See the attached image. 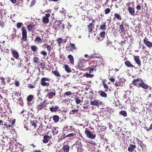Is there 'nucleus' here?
Masks as SVG:
<instances>
[{"instance_id": "obj_44", "label": "nucleus", "mask_w": 152, "mask_h": 152, "mask_svg": "<svg viewBox=\"0 0 152 152\" xmlns=\"http://www.w3.org/2000/svg\"><path fill=\"white\" fill-rule=\"evenodd\" d=\"M79 111V109H74L73 110H72V111L70 112V114H72V115H74L75 114V113H76L78 112Z\"/></svg>"}, {"instance_id": "obj_46", "label": "nucleus", "mask_w": 152, "mask_h": 152, "mask_svg": "<svg viewBox=\"0 0 152 152\" xmlns=\"http://www.w3.org/2000/svg\"><path fill=\"white\" fill-rule=\"evenodd\" d=\"M85 76L87 78H92L94 76V75L90 74L88 73H86L85 74Z\"/></svg>"}, {"instance_id": "obj_13", "label": "nucleus", "mask_w": 152, "mask_h": 152, "mask_svg": "<svg viewBox=\"0 0 152 152\" xmlns=\"http://www.w3.org/2000/svg\"><path fill=\"white\" fill-rule=\"evenodd\" d=\"M51 136H48V135H45L44 136L43 140H42L43 142L45 143H48L49 141L52 138Z\"/></svg>"}, {"instance_id": "obj_49", "label": "nucleus", "mask_w": 152, "mask_h": 152, "mask_svg": "<svg viewBox=\"0 0 152 152\" xmlns=\"http://www.w3.org/2000/svg\"><path fill=\"white\" fill-rule=\"evenodd\" d=\"M16 26L18 28H20L23 26V23H18Z\"/></svg>"}, {"instance_id": "obj_29", "label": "nucleus", "mask_w": 152, "mask_h": 152, "mask_svg": "<svg viewBox=\"0 0 152 152\" xmlns=\"http://www.w3.org/2000/svg\"><path fill=\"white\" fill-rule=\"evenodd\" d=\"M2 18V17H1V19H0V26L1 28H3L5 25V21L6 20Z\"/></svg>"}, {"instance_id": "obj_50", "label": "nucleus", "mask_w": 152, "mask_h": 152, "mask_svg": "<svg viewBox=\"0 0 152 152\" xmlns=\"http://www.w3.org/2000/svg\"><path fill=\"white\" fill-rule=\"evenodd\" d=\"M0 80H1V84L2 85H5L6 84L4 79L3 77H0Z\"/></svg>"}, {"instance_id": "obj_39", "label": "nucleus", "mask_w": 152, "mask_h": 152, "mask_svg": "<svg viewBox=\"0 0 152 152\" xmlns=\"http://www.w3.org/2000/svg\"><path fill=\"white\" fill-rule=\"evenodd\" d=\"M100 95L103 97H106L107 96V94L104 91H101L100 94H99Z\"/></svg>"}, {"instance_id": "obj_51", "label": "nucleus", "mask_w": 152, "mask_h": 152, "mask_svg": "<svg viewBox=\"0 0 152 152\" xmlns=\"http://www.w3.org/2000/svg\"><path fill=\"white\" fill-rule=\"evenodd\" d=\"M111 11L110 9L109 8H106L104 11L105 14H109Z\"/></svg>"}, {"instance_id": "obj_9", "label": "nucleus", "mask_w": 152, "mask_h": 152, "mask_svg": "<svg viewBox=\"0 0 152 152\" xmlns=\"http://www.w3.org/2000/svg\"><path fill=\"white\" fill-rule=\"evenodd\" d=\"M94 64H95L96 66H99L102 65L103 63L102 59L97 58L93 61Z\"/></svg>"}, {"instance_id": "obj_61", "label": "nucleus", "mask_w": 152, "mask_h": 152, "mask_svg": "<svg viewBox=\"0 0 152 152\" xmlns=\"http://www.w3.org/2000/svg\"><path fill=\"white\" fill-rule=\"evenodd\" d=\"M109 80L112 82H114L115 81V79L113 77H111L109 79Z\"/></svg>"}, {"instance_id": "obj_30", "label": "nucleus", "mask_w": 152, "mask_h": 152, "mask_svg": "<svg viewBox=\"0 0 152 152\" xmlns=\"http://www.w3.org/2000/svg\"><path fill=\"white\" fill-rule=\"evenodd\" d=\"M114 17L113 18V19L114 20H115V18L119 20H121L122 19V18L121 16L118 13H115L114 14Z\"/></svg>"}, {"instance_id": "obj_54", "label": "nucleus", "mask_w": 152, "mask_h": 152, "mask_svg": "<svg viewBox=\"0 0 152 152\" xmlns=\"http://www.w3.org/2000/svg\"><path fill=\"white\" fill-rule=\"evenodd\" d=\"M40 53L44 56H45L47 55V53L44 50L41 51Z\"/></svg>"}, {"instance_id": "obj_36", "label": "nucleus", "mask_w": 152, "mask_h": 152, "mask_svg": "<svg viewBox=\"0 0 152 152\" xmlns=\"http://www.w3.org/2000/svg\"><path fill=\"white\" fill-rule=\"evenodd\" d=\"M59 108V107L58 106H56L54 107H50V110L52 112H56Z\"/></svg>"}, {"instance_id": "obj_17", "label": "nucleus", "mask_w": 152, "mask_h": 152, "mask_svg": "<svg viewBox=\"0 0 152 152\" xmlns=\"http://www.w3.org/2000/svg\"><path fill=\"white\" fill-rule=\"evenodd\" d=\"M56 95V91L55 90L52 92H49L46 95V96L48 97L49 99H51L53 98V96H55Z\"/></svg>"}, {"instance_id": "obj_12", "label": "nucleus", "mask_w": 152, "mask_h": 152, "mask_svg": "<svg viewBox=\"0 0 152 152\" xmlns=\"http://www.w3.org/2000/svg\"><path fill=\"white\" fill-rule=\"evenodd\" d=\"M144 43L148 48L152 47V42L148 40L146 37L143 40Z\"/></svg>"}, {"instance_id": "obj_57", "label": "nucleus", "mask_w": 152, "mask_h": 152, "mask_svg": "<svg viewBox=\"0 0 152 152\" xmlns=\"http://www.w3.org/2000/svg\"><path fill=\"white\" fill-rule=\"evenodd\" d=\"M88 142L92 144V145H93L94 146H95L96 145L95 142L91 140H90L89 141H88Z\"/></svg>"}, {"instance_id": "obj_56", "label": "nucleus", "mask_w": 152, "mask_h": 152, "mask_svg": "<svg viewBox=\"0 0 152 152\" xmlns=\"http://www.w3.org/2000/svg\"><path fill=\"white\" fill-rule=\"evenodd\" d=\"M36 2V0H32V1H31V4L30 5V7H33L34 4H35Z\"/></svg>"}, {"instance_id": "obj_31", "label": "nucleus", "mask_w": 152, "mask_h": 152, "mask_svg": "<svg viewBox=\"0 0 152 152\" xmlns=\"http://www.w3.org/2000/svg\"><path fill=\"white\" fill-rule=\"evenodd\" d=\"M124 22L123 21L121 23V24L119 25V28L121 32L124 33L125 31V29L124 26Z\"/></svg>"}, {"instance_id": "obj_52", "label": "nucleus", "mask_w": 152, "mask_h": 152, "mask_svg": "<svg viewBox=\"0 0 152 152\" xmlns=\"http://www.w3.org/2000/svg\"><path fill=\"white\" fill-rule=\"evenodd\" d=\"M57 41L58 44V45H61L60 44L63 42V40L61 38H58L57 40Z\"/></svg>"}, {"instance_id": "obj_27", "label": "nucleus", "mask_w": 152, "mask_h": 152, "mask_svg": "<svg viewBox=\"0 0 152 152\" xmlns=\"http://www.w3.org/2000/svg\"><path fill=\"white\" fill-rule=\"evenodd\" d=\"M69 147L68 145H64L62 148L64 152H69Z\"/></svg>"}, {"instance_id": "obj_59", "label": "nucleus", "mask_w": 152, "mask_h": 152, "mask_svg": "<svg viewBox=\"0 0 152 152\" xmlns=\"http://www.w3.org/2000/svg\"><path fill=\"white\" fill-rule=\"evenodd\" d=\"M125 103L126 104H131V99L130 98H128L126 99V100L125 101Z\"/></svg>"}, {"instance_id": "obj_35", "label": "nucleus", "mask_w": 152, "mask_h": 152, "mask_svg": "<svg viewBox=\"0 0 152 152\" xmlns=\"http://www.w3.org/2000/svg\"><path fill=\"white\" fill-rule=\"evenodd\" d=\"M30 48L31 50L34 52H36L38 50V48L35 45H31Z\"/></svg>"}, {"instance_id": "obj_63", "label": "nucleus", "mask_w": 152, "mask_h": 152, "mask_svg": "<svg viewBox=\"0 0 152 152\" xmlns=\"http://www.w3.org/2000/svg\"><path fill=\"white\" fill-rule=\"evenodd\" d=\"M65 135V134H64V135L61 136L59 139H60V140H62L63 139L65 138V137H65V136H64Z\"/></svg>"}, {"instance_id": "obj_38", "label": "nucleus", "mask_w": 152, "mask_h": 152, "mask_svg": "<svg viewBox=\"0 0 152 152\" xmlns=\"http://www.w3.org/2000/svg\"><path fill=\"white\" fill-rule=\"evenodd\" d=\"M42 39L39 37H36L34 40L35 42H37V43H41L42 42Z\"/></svg>"}, {"instance_id": "obj_41", "label": "nucleus", "mask_w": 152, "mask_h": 152, "mask_svg": "<svg viewBox=\"0 0 152 152\" xmlns=\"http://www.w3.org/2000/svg\"><path fill=\"white\" fill-rule=\"evenodd\" d=\"M119 114L124 117L126 116L127 115L126 112L124 110H122L120 111Z\"/></svg>"}, {"instance_id": "obj_4", "label": "nucleus", "mask_w": 152, "mask_h": 152, "mask_svg": "<svg viewBox=\"0 0 152 152\" xmlns=\"http://www.w3.org/2000/svg\"><path fill=\"white\" fill-rule=\"evenodd\" d=\"M134 3L130 2L126 4V6L128 7L127 10L129 13L131 15H134L135 14L134 8L133 6Z\"/></svg>"}, {"instance_id": "obj_19", "label": "nucleus", "mask_w": 152, "mask_h": 152, "mask_svg": "<svg viewBox=\"0 0 152 152\" xmlns=\"http://www.w3.org/2000/svg\"><path fill=\"white\" fill-rule=\"evenodd\" d=\"M35 25L33 23H31L30 24L28 25L27 26V28L28 32L32 31L35 28Z\"/></svg>"}, {"instance_id": "obj_40", "label": "nucleus", "mask_w": 152, "mask_h": 152, "mask_svg": "<svg viewBox=\"0 0 152 152\" xmlns=\"http://www.w3.org/2000/svg\"><path fill=\"white\" fill-rule=\"evenodd\" d=\"M34 98V96L32 95H29L27 97V100L28 102H31Z\"/></svg>"}, {"instance_id": "obj_32", "label": "nucleus", "mask_w": 152, "mask_h": 152, "mask_svg": "<svg viewBox=\"0 0 152 152\" xmlns=\"http://www.w3.org/2000/svg\"><path fill=\"white\" fill-rule=\"evenodd\" d=\"M74 100L77 104H79L81 102L80 98L77 96L75 97Z\"/></svg>"}, {"instance_id": "obj_60", "label": "nucleus", "mask_w": 152, "mask_h": 152, "mask_svg": "<svg viewBox=\"0 0 152 152\" xmlns=\"http://www.w3.org/2000/svg\"><path fill=\"white\" fill-rule=\"evenodd\" d=\"M75 134V133H70L69 134H68L66 135L65 136V137H72V136H74Z\"/></svg>"}, {"instance_id": "obj_1", "label": "nucleus", "mask_w": 152, "mask_h": 152, "mask_svg": "<svg viewBox=\"0 0 152 152\" xmlns=\"http://www.w3.org/2000/svg\"><path fill=\"white\" fill-rule=\"evenodd\" d=\"M132 84L138 87H142L145 89H147L149 88V86L147 84H145L143 80L140 78L133 80Z\"/></svg>"}, {"instance_id": "obj_58", "label": "nucleus", "mask_w": 152, "mask_h": 152, "mask_svg": "<svg viewBox=\"0 0 152 152\" xmlns=\"http://www.w3.org/2000/svg\"><path fill=\"white\" fill-rule=\"evenodd\" d=\"M16 37V34H13L12 33L11 34V37L12 38V39L13 40Z\"/></svg>"}, {"instance_id": "obj_11", "label": "nucleus", "mask_w": 152, "mask_h": 152, "mask_svg": "<svg viewBox=\"0 0 152 152\" xmlns=\"http://www.w3.org/2000/svg\"><path fill=\"white\" fill-rule=\"evenodd\" d=\"M85 133L86 134L87 137L91 139H94L96 137V134H93L89 131L88 130H85Z\"/></svg>"}, {"instance_id": "obj_21", "label": "nucleus", "mask_w": 152, "mask_h": 152, "mask_svg": "<svg viewBox=\"0 0 152 152\" xmlns=\"http://www.w3.org/2000/svg\"><path fill=\"white\" fill-rule=\"evenodd\" d=\"M63 68H64L65 71L68 73H70L72 72V71L70 67L67 64H64L63 66Z\"/></svg>"}, {"instance_id": "obj_22", "label": "nucleus", "mask_w": 152, "mask_h": 152, "mask_svg": "<svg viewBox=\"0 0 152 152\" xmlns=\"http://www.w3.org/2000/svg\"><path fill=\"white\" fill-rule=\"evenodd\" d=\"M124 64L128 67H131L135 68V66L132 64L129 61H126L125 62Z\"/></svg>"}, {"instance_id": "obj_7", "label": "nucleus", "mask_w": 152, "mask_h": 152, "mask_svg": "<svg viewBox=\"0 0 152 152\" xmlns=\"http://www.w3.org/2000/svg\"><path fill=\"white\" fill-rule=\"evenodd\" d=\"M22 37V39L24 41H26L27 39V31L26 28L24 27H22L21 29Z\"/></svg>"}, {"instance_id": "obj_42", "label": "nucleus", "mask_w": 152, "mask_h": 152, "mask_svg": "<svg viewBox=\"0 0 152 152\" xmlns=\"http://www.w3.org/2000/svg\"><path fill=\"white\" fill-rule=\"evenodd\" d=\"M33 61L34 63L37 64L39 63V59L37 57H35L33 58Z\"/></svg>"}, {"instance_id": "obj_64", "label": "nucleus", "mask_w": 152, "mask_h": 152, "mask_svg": "<svg viewBox=\"0 0 152 152\" xmlns=\"http://www.w3.org/2000/svg\"><path fill=\"white\" fill-rule=\"evenodd\" d=\"M136 8L138 10H140L141 9V7L140 5H138L137 6Z\"/></svg>"}, {"instance_id": "obj_26", "label": "nucleus", "mask_w": 152, "mask_h": 152, "mask_svg": "<svg viewBox=\"0 0 152 152\" xmlns=\"http://www.w3.org/2000/svg\"><path fill=\"white\" fill-rule=\"evenodd\" d=\"M91 104L92 105L96 106L100 105L101 104L99 101H98L97 100H95L94 101H91Z\"/></svg>"}, {"instance_id": "obj_45", "label": "nucleus", "mask_w": 152, "mask_h": 152, "mask_svg": "<svg viewBox=\"0 0 152 152\" xmlns=\"http://www.w3.org/2000/svg\"><path fill=\"white\" fill-rule=\"evenodd\" d=\"M96 54H92L90 56V58H88L87 60L88 61H89L91 59L96 58Z\"/></svg>"}, {"instance_id": "obj_8", "label": "nucleus", "mask_w": 152, "mask_h": 152, "mask_svg": "<svg viewBox=\"0 0 152 152\" xmlns=\"http://www.w3.org/2000/svg\"><path fill=\"white\" fill-rule=\"evenodd\" d=\"M48 104L47 102V100H45L38 105L37 109L38 110H42L43 108L47 107V105Z\"/></svg>"}, {"instance_id": "obj_24", "label": "nucleus", "mask_w": 152, "mask_h": 152, "mask_svg": "<svg viewBox=\"0 0 152 152\" xmlns=\"http://www.w3.org/2000/svg\"><path fill=\"white\" fill-rule=\"evenodd\" d=\"M137 141L138 142V144L139 145L141 148L143 149L146 147V145L143 143L142 141L140 140L139 139H137Z\"/></svg>"}, {"instance_id": "obj_25", "label": "nucleus", "mask_w": 152, "mask_h": 152, "mask_svg": "<svg viewBox=\"0 0 152 152\" xmlns=\"http://www.w3.org/2000/svg\"><path fill=\"white\" fill-rule=\"evenodd\" d=\"M135 148L136 145H135L130 144V147L128 148V150L129 151L132 152Z\"/></svg>"}, {"instance_id": "obj_47", "label": "nucleus", "mask_w": 152, "mask_h": 152, "mask_svg": "<svg viewBox=\"0 0 152 152\" xmlns=\"http://www.w3.org/2000/svg\"><path fill=\"white\" fill-rule=\"evenodd\" d=\"M105 32L104 31H103L99 35L102 39H103L105 37Z\"/></svg>"}, {"instance_id": "obj_15", "label": "nucleus", "mask_w": 152, "mask_h": 152, "mask_svg": "<svg viewBox=\"0 0 152 152\" xmlns=\"http://www.w3.org/2000/svg\"><path fill=\"white\" fill-rule=\"evenodd\" d=\"M12 54L14 58L17 59L19 58V55L17 51L14 50H12Z\"/></svg>"}, {"instance_id": "obj_33", "label": "nucleus", "mask_w": 152, "mask_h": 152, "mask_svg": "<svg viewBox=\"0 0 152 152\" xmlns=\"http://www.w3.org/2000/svg\"><path fill=\"white\" fill-rule=\"evenodd\" d=\"M96 66L95 65H92L91 66L88 67V69L89 70H90L93 72L94 71H96Z\"/></svg>"}, {"instance_id": "obj_6", "label": "nucleus", "mask_w": 152, "mask_h": 152, "mask_svg": "<svg viewBox=\"0 0 152 152\" xmlns=\"http://www.w3.org/2000/svg\"><path fill=\"white\" fill-rule=\"evenodd\" d=\"M88 61L87 60H84L83 59L81 61L78 62V68L80 69L83 70L84 69H86V63Z\"/></svg>"}, {"instance_id": "obj_18", "label": "nucleus", "mask_w": 152, "mask_h": 152, "mask_svg": "<svg viewBox=\"0 0 152 152\" xmlns=\"http://www.w3.org/2000/svg\"><path fill=\"white\" fill-rule=\"evenodd\" d=\"M106 80H104L102 81V84L104 86V88L105 89V91H110V89L109 88L108 86L105 83Z\"/></svg>"}, {"instance_id": "obj_5", "label": "nucleus", "mask_w": 152, "mask_h": 152, "mask_svg": "<svg viewBox=\"0 0 152 152\" xmlns=\"http://www.w3.org/2000/svg\"><path fill=\"white\" fill-rule=\"evenodd\" d=\"M50 79L48 77H42L41 78L40 81V84L43 86H50V83L46 81L49 82Z\"/></svg>"}, {"instance_id": "obj_14", "label": "nucleus", "mask_w": 152, "mask_h": 152, "mask_svg": "<svg viewBox=\"0 0 152 152\" xmlns=\"http://www.w3.org/2000/svg\"><path fill=\"white\" fill-rule=\"evenodd\" d=\"M134 61L139 67L141 66V63L139 56H134Z\"/></svg>"}, {"instance_id": "obj_2", "label": "nucleus", "mask_w": 152, "mask_h": 152, "mask_svg": "<svg viewBox=\"0 0 152 152\" xmlns=\"http://www.w3.org/2000/svg\"><path fill=\"white\" fill-rule=\"evenodd\" d=\"M42 13L45 14V15L42 17V22L45 24H47L49 22L51 12L49 10H45Z\"/></svg>"}, {"instance_id": "obj_34", "label": "nucleus", "mask_w": 152, "mask_h": 152, "mask_svg": "<svg viewBox=\"0 0 152 152\" xmlns=\"http://www.w3.org/2000/svg\"><path fill=\"white\" fill-rule=\"evenodd\" d=\"M53 119L54 123H57L59 120V117L57 115H54L53 116Z\"/></svg>"}, {"instance_id": "obj_43", "label": "nucleus", "mask_w": 152, "mask_h": 152, "mask_svg": "<svg viewBox=\"0 0 152 152\" xmlns=\"http://www.w3.org/2000/svg\"><path fill=\"white\" fill-rule=\"evenodd\" d=\"M73 94L71 91H68L65 92L64 94V96L65 97L66 96H69L70 95H72Z\"/></svg>"}, {"instance_id": "obj_23", "label": "nucleus", "mask_w": 152, "mask_h": 152, "mask_svg": "<svg viewBox=\"0 0 152 152\" xmlns=\"http://www.w3.org/2000/svg\"><path fill=\"white\" fill-rule=\"evenodd\" d=\"M106 22H102V25H100V29L102 30H106Z\"/></svg>"}, {"instance_id": "obj_20", "label": "nucleus", "mask_w": 152, "mask_h": 152, "mask_svg": "<svg viewBox=\"0 0 152 152\" xmlns=\"http://www.w3.org/2000/svg\"><path fill=\"white\" fill-rule=\"evenodd\" d=\"M52 73L57 78H60L61 77V75L57 69H56L55 70H52Z\"/></svg>"}, {"instance_id": "obj_48", "label": "nucleus", "mask_w": 152, "mask_h": 152, "mask_svg": "<svg viewBox=\"0 0 152 152\" xmlns=\"http://www.w3.org/2000/svg\"><path fill=\"white\" fill-rule=\"evenodd\" d=\"M132 110L135 113H137L138 110V109L137 107L136 106H133L132 108Z\"/></svg>"}, {"instance_id": "obj_3", "label": "nucleus", "mask_w": 152, "mask_h": 152, "mask_svg": "<svg viewBox=\"0 0 152 152\" xmlns=\"http://www.w3.org/2000/svg\"><path fill=\"white\" fill-rule=\"evenodd\" d=\"M37 121L34 120H31L30 122H26L25 125L24 127L28 130H33L37 126Z\"/></svg>"}, {"instance_id": "obj_37", "label": "nucleus", "mask_w": 152, "mask_h": 152, "mask_svg": "<svg viewBox=\"0 0 152 152\" xmlns=\"http://www.w3.org/2000/svg\"><path fill=\"white\" fill-rule=\"evenodd\" d=\"M43 45H44L46 47V48L48 52V53L49 54L52 48L51 46L50 45H47L45 44H44Z\"/></svg>"}, {"instance_id": "obj_62", "label": "nucleus", "mask_w": 152, "mask_h": 152, "mask_svg": "<svg viewBox=\"0 0 152 152\" xmlns=\"http://www.w3.org/2000/svg\"><path fill=\"white\" fill-rule=\"evenodd\" d=\"M120 82H118V81H116L115 83L114 84V85H115L116 86H120Z\"/></svg>"}, {"instance_id": "obj_53", "label": "nucleus", "mask_w": 152, "mask_h": 152, "mask_svg": "<svg viewBox=\"0 0 152 152\" xmlns=\"http://www.w3.org/2000/svg\"><path fill=\"white\" fill-rule=\"evenodd\" d=\"M144 128H145V129H146V130L148 132L150 130H152V123L151 124V125H150V126L149 128H147V127H145Z\"/></svg>"}, {"instance_id": "obj_28", "label": "nucleus", "mask_w": 152, "mask_h": 152, "mask_svg": "<svg viewBox=\"0 0 152 152\" xmlns=\"http://www.w3.org/2000/svg\"><path fill=\"white\" fill-rule=\"evenodd\" d=\"M68 58L69 59L70 63L73 65L74 64V59L73 56L71 55L68 56Z\"/></svg>"}, {"instance_id": "obj_55", "label": "nucleus", "mask_w": 152, "mask_h": 152, "mask_svg": "<svg viewBox=\"0 0 152 152\" xmlns=\"http://www.w3.org/2000/svg\"><path fill=\"white\" fill-rule=\"evenodd\" d=\"M4 40H6V37L5 36H1L0 38V42H2V41H3Z\"/></svg>"}, {"instance_id": "obj_16", "label": "nucleus", "mask_w": 152, "mask_h": 152, "mask_svg": "<svg viewBox=\"0 0 152 152\" xmlns=\"http://www.w3.org/2000/svg\"><path fill=\"white\" fill-rule=\"evenodd\" d=\"M68 50L70 51H73L74 50H76L77 48L75 46V45L72 43H70L68 47Z\"/></svg>"}, {"instance_id": "obj_10", "label": "nucleus", "mask_w": 152, "mask_h": 152, "mask_svg": "<svg viewBox=\"0 0 152 152\" xmlns=\"http://www.w3.org/2000/svg\"><path fill=\"white\" fill-rule=\"evenodd\" d=\"M94 28V26L92 23H90L87 26V29L88 30V37H91V34H92L93 29Z\"/></svg>"}]
</instances>
